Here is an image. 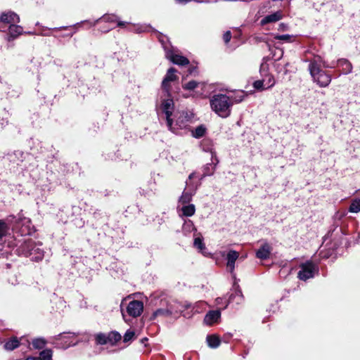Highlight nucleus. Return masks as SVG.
Returning a JSON list of instances; mask_svg holds the SVG:
<instances>
[{
	"label": "nucleus",
	"instance_id": "c9c22d12",
	"mask_svg": "<svg viewBox=\"0 0 360 360\" xmlns=\"http://www.w3.org/2000/svg\"><path fill=\"white\" fill-rule=\"evenodd\" d=\"M193 245L195 248L200 249V250L205 248L202 239L199 237H197L194 239Z\"/></svg>",
	"mask_w": 360,
	"mask_h": 360
},
{
	"label": "nucleus",
	"instance_id": "5701e85b",
	"mask_svg": "<svg viewBox=\"0 0 360 360\" xmlns=\"http://www.w3.org/2000/svg\"><path fill=\"white\" fill-rule=\"evenodd\" d=\"M47 343V341L42 338H35L32 340V345L34 349H41Z\"/></svg>",
	"mask_w": 360,
	"mask_h": 360
},
{
	"label": "nucleus",
	"instance_id": "6e6552de",
	"mask_svg": "<svg viewBox=\"0 0 360 360\" xmlns=\"http://www.w3.org/2000/svg\"><path fill=\"white\" fill-rule=\"evenodd\" d=\"M19 22L20 17L13 11L2 13L0 16V22L11 25Z\"/></svg>",
	"mask_w": 360,
	"mask_h": 360
},
{
	"label": "nucleus",
	"instance_id": "4be33fe9",
	"mask_svg": "<svg viewBox=\"0 0 360 360\" xmlns=\"http://www.w3.org/2000/svg\"><path fill=\"white\" fill-rule=\"evenodd\" d=\"M117 21V16L113 14H105L97 20L98 23L104 22L109 23H115Z\"/></svg>",
	"mask_w": 360,
	"mask_h": 360
},
{
	"label": "nucleus",
	"instance_id": "ddd939ff",
	"mask_svg": "<svg viewBox=\"0 0 360 360\" xmlns=\"http://www.w3.org/2000/svg\"><path fill=\"white\" fill-rule=\"evenodd\" d=\"M174 101L172 97H168L167 99H164L161 103V109L162 112L167 115V113H173L174 110Z\"/></svg>",
	"mask_w": 360,
	"mask_h": 360
},
{
	"label": "nucleus",
	"instance_id": "f3484780",
	"mask_svg": "<svg viewBox=\"0 0 360 360\" xmlns=\"http://www.w3.org/2000/svg\"><path fill=\"white\" fill-rule=\"evenodd\" d=\"M207 342L209 347L211 348H217L220 345L221 343L219 337L216 335H207Z\"/></svg>",
	"mask_w": 360,
	"mask_h": 360
},
{
	"label": "nucleus",
	"instance_id": "20e7f679",
	"mask_svg": "<svg viewBox=\"0 0 360 360\" xmlns=\"http://www.w3.org/2000/svg\"><path fill=\"white\" fill-rule=\"evenodd\" d=\"M143 311V303L142 301L134 300L128 304L127 312L130 316L136 318L139 316Z\"/></svg>",
	"mask_w": 360,
	"mask_h": 360
},
{
	"label": "nucleus",
	"instance_id": "7c9ffc66",
	"mask_svg": "<svg viewBox=\"0 0 360 360\" xmlns=\"http://www.w3.org/2000/svg\"><path fill=\"white\" fill-rule=\"evenodd\" d=\"M162 90L166 93V95L167 97H171V85H170V82H166V83H165V78L163 79L162 82Z\"/></svg>",
	"mask_w": 360,
	"mask_h": 360
},
{
	"label": "nucleus",
	"instance_id": "72a5a7b5",
	"mask_svg": "<svg viewBox=\"0 0 360 360\" xmlns=\"http://www.w3.org/2000/svg\"><path fill=\"white\" fill-rule=\"evenodd\" d=\"M293 36L290 34H277L274 37L275 39L284 41L286 42H291Z\"/></svg>",
	"mask_w": 360,
	"mask_h": 360
},
{
	"label": "nucleus",
	"instance_id": "de8ad7c7",
	"mask_svg": "<svg viewBox=\"0 0 360 360\" xmlns=\"http://www.w3.org/2000/svg\"><path fill=\"white\" fill-rule=\"evenodd\" d=\"M320 255H321L322 258H325V259H327L330 257L329 254H328V253L323 254L322 252L320 253Z\"/></svg>",
	"mask_w": 360,
	"mask_h": 360
},
{
	"label": "nucleus",
	"instance_id": "473e14b6",
	"mask_svg": "<svg viewBox=\"0 0 360 360\" xmlns=\"http://www.w3.org/2000/svg\"><path fill=\"white\" fill-rule=\"evenodd\" d=\"M198 85V83L195 80H191L187 82L185 84H183V89L186 90H193L195 89Z\"/></svg>",
	"mask_w": 360,
	"mask_h": 360
},
{
	"label": "nucleus",
	"instance_id": "f03ea898",
	"mask_svg": "<svg viewBox=\"0 0 360 360\" xmlns=\"http://www.w3.org/2000/svg\"><path fill=\"white\" fill-rule=\"evenodd\" d=\"M309 71L314 82H316L320 87L328 86L332 79V76L328 71L321 69L319 62L316 60H311L309 64Z\"/></svg>",
	"mask_w": 360,
	"mask_h": 360
},
{
	"label": "nucleus",
	"instance_id": "49530a36",
	"mask_svg": "<svg viewBox=\"0 0 360 360\" xmlns=\"http://www.w3.org/2000/svg\"><path fill=\"white\" fill-rule=\"evenodd\" d=\"M114 27H115L114 26H109V27H108L106 29H103V30H102V32H108L109 30H112Z\"/></svg>",
	"mask_w": 360,
	"mask_h": 360
},
{
	"label": "nucleus",
	"instance_id": "a211bd4d",
	"mask_svg": "<svg viewBox=\"0 0 360 360\" xmlns=\"http://www.w3.org/2000/svg\"><path fill=\"white\" fill-rule=\"evenodd\" d=\"M177 70L174 68L168 69L166 75L165 76V83L166 82H174L179 79V77L176 75Z\"/></svg>",
	"mask_w": 360,
	"mask_h": 360
},
{
	"label": "nucleus",
	"instance_id": "dca6fc26",
	"mask_svg": "<svg viewBox=\"0 0 360 360\" xmlns=\"http://www.w3.org/2000/svg\"><path fill=\"white\" fill-rule=\"evenodd\" d=\"M172 314V311L168 309H158L150 316V320H155L158 316L168 317Z\"/></svg>",
	"mask_w": 360,
	"mask_h": 360
},
{
	"label": "nucleus",
	"instance_id": "e433bc0d",
	"mask_svg": "<svg viewBox=\"0 0 360 360\" xmlns=\"http://www.w3.org/2000/svg\"><path fill=\"white\" fill-rule=\"evenodd\" d=\"M253 85V87L256 89V90H258V91H262L264 89H265V88L264 87V80L263 79H259V80H256L253 82L252 84Z\"/></svg>",
	"mask_w": 360,
	"mask_h": 360
},
{
	"label": "nucleus",
	"instance_id": "4c0bfd02",
	"mask_svg": "<svg viewBox=\"0 0 360 360\" xmlns=\"http://www.w3.org/2000/svg\"><path fill=\"white\" fill-rule=\"evenodd\" d=\"M232 37L231 31H226L223 35V40L226 44H228Z\"/></svg>",
	"mask_w": 360,
	"mask_h": 360
},
{
	"label": "nucleus",
	"instance_id": "a19ab883",
	"mask_svg": "<svg viewBox=\"0 0 360 360\" xmlns=\"http://www.w3.org/2000/svg\"><path fill=\"white\" fill-rule=\"evenodd\" d=\"M188 72L190 75L195 74V72H197V67H195V66H190L188 68Z\"/></svg>",
	"mask_w": 360,
	"mask_h": 360
},
{
	"label": "nucleus",
	"instance_id": "2eb2a0df",
	"mask_svg": "<svg viewBox=\"0 0 360 360\" xmlns=\"http://www.w3.org/2000/svg\"><path fill=\"white\" fill-rule=\"evenodd\" d=\"M282 17V15L279 12H276L272 14L266 15L261 20L262 25H266L270 22H274L279 20Z\"/></svg>",
	"mask_w": 360,
	"mask_h": 360
},
{
	"label": "nucleus",
	"instance_id": "39448f33",
	"mask_svg": "<svg viewBox=\"0 0 360 360\" xmlns=\"http://www.w3.org/2000/svg\"><path fill=\"white\" fill-rule=\"evenodd\" d=\"M35 243L32 239L25 240L17 249L18 255L26 257L32 256L31 252L35 248Z\"/></svg>",
	"mask_w": 360,
	"mask_h": 360
},
{
	"label": "nucleus",
	"instance_id": "4468645a",
	"mask_svg": "<svg viewBox=\"0 0 360 360\" xmlns=\"http://www.w3.org/2000/svg\"><path fill=\"white\" fill-rule=\"evenodd\" d=\"M108 344L115 345L122 339L121 335L117 331H111L107 333Z\"/></svg>",
	"mask_w": 360,
	"mask_h": 360
},
{
	"label": "nucleus",
	"instance_id": "6e6d98bb",
	"mask_svg": "<svg viewBox=\"0 0 360 360\" xmlns=\"http://www.w3.org/2000/svg\"><path fill=\"white\" fill-rule=\"evenodd\" d=\"M67 334H68V335H72V337H74V335H73V333H70V332H69V333H67Z\"/></svg>",
	"mask_w": 360,
	"mask_h": 360
},
{
	"label": "nucleus",
	"instance_id": "f257e3e1",
	"mask_svg": "<svg viewBox=\"0 0 360 360\" xmlns=\"http://www.w3.org/2000/svg\"><path fill=\"white\" fill-rule=\"evenodd\" d=\"M233 104L230 98L226 94H215L210 99L211 109L223 118L228 117L231 115Z\"/></svg>",
	"mask_w": 360,
	"mask_h": 360
},
{
	"label": "nucleus",
	"instance_id": "864d4df0",
	"mask_svg": "<svg viewBox=\"0 0 360 360\" xmlns=\"http://www.w3.org/2000/svg\"><path fill=\"white\" fill-rule=\"evenodd\" d=\"M71 345H73L72 342L70 341L68 343V347L70 346Z\"/></svg>",
	"mask_w": 360,
	"mask_h": 360
},
{
	"label": "nucleus",
	"instance_id": "aec40b11",
	"mask_svg": "<svg viewBox=\"0 0 360 360\" xmlns=\"http://www.w3.org/2000/svg\"><path fill=\"white\" fill-rule=\"evenodd\" d=\"M183 215L185 217H191L195 212V207L193 204H189L184 205L181 208Z\"/></svg>",
	"mask_w": 360,
	"mask_h": 360
},
{
	"label": "nucleus",
	"instance_id": "ea45409f",
	"mask_svg": "<svg viewBox=\"0 0 360 360\" xmlns=\"http://www.w3.org/2000/svg\"><path fill=\"white\" fill-rule=\"evenodd\" d=\"M67 334V333H61L60 334H58V335L56 336L55 339L56 340H63V339H65V338H70V336H68L67 337L65 335Z\"/></svg>",
	"mask_w": 360,
	"mask_h": 360
},
{
	"label": "nucleus",
	"instance_id": "f704fd0d",
	"mask_svg": "<svg viewBox=\"0 0 360 360\" xmlns=\"http://www.w3.org/2000/svg\"><path fill=\"white\" fill-rule=\"evenodd\" d=\"M247 96L244 91H240L235 94L233 100L236 103H240L243 101L244 98Z\"/></svg>",
	"mask_w": 360,
	"mask_h": 360
},
{
	"label": "nucleus",
	"instance_id": "9d476101",
	"mask_svg": "<svg viewBox=\"0 0 360 360\" xmlns=\"http://www.w3.org/2000/svg\"><path fill=\"white\" fill-rule=\"evenodd\" d=\"M221 317V312L219 310H212L207 313L204 318V322L208 325L212 326L217 323Z\"/></svg>",
	"mask_w": 360,
	"mask_h": 360
},
{
	"label": "nucleus",
	"instance_id": "09e8293b",
	"mask_svg": "<svg viewBox=\"0 0 360 360\" xmlns=\"http://www.w3.org/2000/svg\"><path fill=\"white\" fill-rule=\"evenodd\" d=\"M212 158H214V161H216V162L214 163V166H216V165L219 162V160H218V159H217L216 155H214V156L212 155Z\"/></svg>",
	"mask_w": 360,
	"mask_h": 360
},
{
	"label": "nucleus",
	"instance_id": "bb28decb",
	"mask_svg": "<svg viewBox=\"0 0 360 360\" xmlns=\"http://www.w3.org/2000/svg\"><path fill=\"white\" fill-rule=\"evenodd\" d=\"M215 170V166H212V163H208L203 167V174L202 175V178H204L207 176L212 175Z\"/></svg>",
	"mask_w": 360,
	"mask_h": 360
},
{
	"label": "nucleus",
	"instance_id": "c85d7f7f",
	"mask_svg": "<svg viewBox=\"0 0 360 360\" xmlns=\"http://www.w3.org/2000/svg\"><path fill=\"white\" fill-rule=\"evenodd\" d=\"M192 200V195L190 193L184 191L179 198V202L182 205L188 204Z\"/></svg>",
	"mask_w": 360,
	"mask_h": 360
},
{
	"label": "nucleus",
	"instance_id": "8fccbe9b",
	"mask_svg": "<svg viewBox=\"0 0 360 360\" xmlns=\"http://www.w3.org/2000/svg\"><path fill=\"white\" fill-rule=\"evenodd\" d=\"M194 176H195V172H192L191 174H190V175L188 176V179H192L194 178Z\"/></svg>",
	"mask_w": 360,
	"mask_h": 360
},
{
	"label": "nucleus",
	"instance_id": "5fc2aeb1",
	"mask_svg": "<svg viewBox=\"0 0 360 360\" xmlns=\"http://www.w3.org/2000/svg\"><path fill=\"white\" fill-rule=\"evenodd\" d=\"M160 41L163 44H164V40L163 39H159Z\"/></svg>",
	"mask_w": 360,
	"mask_h": 360
},
{
	"label": "nucleus",
	"instance_id": "a878e982",
	"mask_svg": "<svg viewBox=\"0 0 360 360\" xmlns=\"http://www.w3.org/2000/svg\"><path fill=\"white\" fill-rule=\"evenodd\" d=\"M53 351L51 349H46L40 352L38 358L40 360H53Z\"/></svg>",
	"mask_w": 360,
	"mask_h": 360
},
{
	"label": "nucleus",
	"instance_id": "9b49d317",
	"mask_svg": "<svg viewBox=\"0 0 360 360\" xmlns=\"http://www.w3.org/2000/svg\"><path fill=\"white\" fill-rule=\"evenodd\" d=\"M239 257V253L236 251L231 250L229 251L226 259H227V268L230 270V272L232 273L235 268V262Z\"/></svg>",
	"mask_w": 360,
	"mask_h": 360
},
{
	"label": "nucleus",
	"instance_id": "393cba45",
	"mask_svg": "<svg viewBox=\"0 0 360 360\" xmlns=\"http://www.w3.org/2000/svg\"><path fill=\"white\" fill-rule=\"evenodd\" d=\"M206 128L204 125L201 124L198 126L193 131V136L196 139L202 138L206 133Z\"/></svg>",
	"mask_w": 360,
	"mask_h": 360
},
{
	"label": "nucleus",
	"instance_id": "7ed1b4c3",
	"mask_svg": "<svg viewBox=\"0 0 360 360\" xmlns=\"http://www.w3.org/2000/svg\"><path fill=\"white\" fill-rule=\"evenodd\" d=\"M300 270L297 274V277L301 281H307L314 276L315 271H318L317 266L311 262L307 261L300 265Z\"/></svg>",
	"mask_w": 360,
	"mask_h": 360
},
{
	"label": "nucleus",
	"instance_id": "423d86ee",
	"mask_svg": "<svg viewBox=\"0 0 360 360\" xmlns=\"http://www.w3.org/2000/svg\"><path fill=\"white\" fill-rule=\"evenodd\" d=\"M166 58L172 61L174 64L178 65H187L189 64V60L181 55L176 54L172 51L168 50L166 51Z\"/></svg>",
	"mask_w": 360,
	"mask_h": 360
},
{
	"label": "nucleus",
	"instance_id": "412c9836",
	"mask_svg": "<svg viewBox=\"0 0 360 360\" xmlns=\"http://www.w3.org/2000/svg\"><path fill=\"white\" fill-rule=\"evenodd\" d=\"M95 342L97 345H104L108 344L107 334L99 333L94 335Z\"/></svg>",
	"mask_w": 360,
	"mask_h": 360
},
{
	"label": "nucleus",
	"instance_id": "b1692460",
	"mask_svg": "<svg viewBox=\"0 0 360 360\" xmlns=\"http://www.w3.org/2000/svg\"><path fill=\"white\" fill-rule=\"evenodd\" d=\"M8 231V224L4 220L0 219V240L7 236Z\"/></svg>",
	"mask_w": 360,
	"mask_h": 360
},
{
	"label": "nucleus",
	"instance_id": "c756f323",
	"mask_svg": "<svg viewBox=\"0 0 360 360\" xmlns=\"http://www.w3.org/2000/svg\"><path fill=\"white\" fill-rule=\"evenodd\" d=\"M340 63L342 66H345L344 70L346 74L350 73L352 71V65L349 60L346 59H342L340 60Z\"/></svg>",
	"mask_w": 360,
	"mask_h": 360
},
{
	"label": "nucleus",
	"instance_id": "3c124183",
	"mask_svg": "<svg viewBox=\"0 0 360 360\" xmlns=\"http://www.w3.org/2000/svg\"><path fill=\"white\" fill-rule=\"evenodd\" d=\"M234 296H235V295H234L233 294H231V295L229 296V302H231V301L233 300V297H234Z\"/></svg>",
	"mask_w": 360,
	"mask_h": 360
},
{
	"label": "nucleus",
	"instance_id": "cd10ccee",
	"mask_svg": "<svg viewBox=\"0 0 360 360\" xmlns=\"http://www.w3.org/2000/svg\"><path fill=\"white\" fill-rule=\"evenodd\" d=\"M349 211L353 213L360 212V198H356L352 201L349 207Z\"/></svg>",
	"mask_w": 360,
	"mask_h": 360
},
{
	"label": "nucleus",
	"instance_id": "1a4fd4ad",
	"mask_svg": "<svg viewBox=\"0 0 360 360\" xmlns=\"http://www.w3.org/2000/svg\"><path fill=\"white\" fill-rule=\"evenodd\" d=\"M22 338L18 339L16 336H11L10 338L6 340L3 347L6 351H13L18 348L20 345V340Z\"/></svg>",
	"mask_w": 360,
	"mask_h": 360
},
{
	"label": "nucleus",
	"instance_id": "6ab92c4d",
	"mask_svg": "<svg viewBox=\"0 0 360 360\" xmlns=\"http://www.w3.org/2000/svg\"><path fill=\"white\" fill-rule=\"evenodd\" d=\"M32 252V259L35 262L42 260L44 258V250L40 248L37 247L35 244V248H33Z\"/></svg>",
	"mask_w": 360,
	"mask_h": 360
},
{
	"label": "nucleus",
	"instance_id": "0eeeda50",
	"mask_svg": "<svg viewBox=\"0 0 360 360\" xmlns=\"http://www.w3.org/2000/svg\"><path fill=\"white\" fill-rule=\"evenodd\" d=\"M272 250L273 247L267 242H264L256 251L255 256L257 259L266 260L270 257Z\"/></svg>",
	"mask_w": 360,
	"mask_h": 360
},
{
	"label": "nucleus",
	"instance_id": "37998d69",
	"mask_svg": "<svg viewBox=\"0 0 360 360\" xmlns=\"http://www.w3.org/2000/svg\"><path fill=\"white\" fill-rule=\"evenodd\" d=\"M127 22L123 21H117V26L120 27H124Z\"/></svg>",
	"mask_w": 360,
	"mask_h": 360
},
{
	"label": "nucleus",
	"instance_id": "a18cd8bd",
	"mask_svg": "<svg viewBox=\"0 0 360 360\" xmlns=\"http://www.w3.org/2000/svg\"><path fill=\"white\" fill-rule=\"evenodd\" d=\"M25 360H40L38 356H30L28 357H27Z\"/></svg>",
	"mask_w": 360,
	"mask_h": 360
},
{
	"label": "nucleus",
	"instance_id": "79ce46f5",
	"mask_svg": "<svg viewBox=\"0 0 360 360\" xmlns=\"http://www.w3.org/2000/svg\"><path fill=\"white\" fill-rule=\"evenodd\" d=\"M269 85L267 86L266 89H269L275 84V80L272 76L271 77H269Z\"/></svg>",
	"mask_w": 360,
	"mask_h": 360
},
{
	"label": "nucleus",
	"instance_id": "f8f14e48",
	"mask_svg": "<svg viewBox=\"0 0 360 360\" xmlns=\"http://www.w3.org/2000/svg\"><path fill=\"white\" fill-rule=\"evenodd\" d=\"M23 28L15 24H11L8 27V40H13L22 34Z\"/></svg>",
	"mask_w": 360,
	"mask_h": 360
},
{
	"label": "nucleus",
	"instance_id": "4d7b16f0",
	"mask_svg": "<svg viewBox=\"0 0 360 360\" xmlns=\"http://www.w3.org/2000/svg\"><path fill=\"white\" fill-rule=\"evenodd\" d=\"M72 35H73V33L68 34V36H70V37H72Z\"/></svg>",
	"mask_w": 360,
	"mask_h": 360
},
{
	"label": "nucleus",
	"instance_id": "c03bdc74",
	"mask_svg": "<svg viewBox=\"0 0 360 360\" xmlns=\"http://www.w3.org/2000/svg\"><path fill=\"white\" fill-rule=\"evenodd\" d=\"M236 295H238V296H240V297H243V293H242V290H241V289L239 288V286H238V287H237V288H236Z\"/></svg>",
	"mask_w": 360,
	"mask_h": 360
},
{
	"label": "nucleus",
	"instance_id": "603ef678",
	"mask_svg": "<svg viewBox=\"0 0 360 360\" xmlns=\"http://www.w3.org/2000/svg\"><path fill=\"white\" fill-rule=\"evenodd\" d=\"M70 27H71L70 26L62 27H60L59 30H68Z\"/></svg>",
	"mask_w": 360,
	"mask_h": 360
},
{
	"label": "nucleus",
	"instance_id": "2f4dec72",
	"mask_svg": "<svg viewBox=\"0 0 360 360\" xmlns=\"http://www.w3.org/2000/svg\"><path fill=\"white\" fill-rule=\"evenodd\" d=\"M135 337V332L133 330L129 329L124 335L123 342H128Z\"/></svg>",
	"mask_w": 360,
	"mask_h": 360
},
{
	"label": "nucleus",
	"instance_id": "58836bf2",
	"mask_svg": "<svg viewBox=\"0 0 360 360\" xmlns=\"http://www.w3.org/2000/svg\"><path fill=\"white\" fill-rule=\"evenodd\" d=\"M172 115V113H167L166 115V120H167V124L169 129H172V124H173V120L171 118V116Z\"/></svg>",
	"mask_w": 360,
	"mask_h": 360
}]
</instances>
